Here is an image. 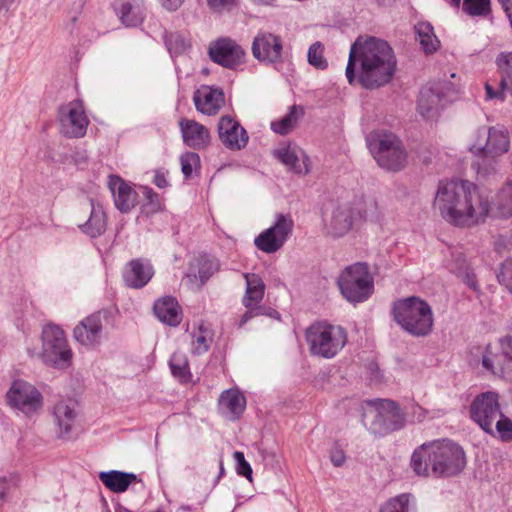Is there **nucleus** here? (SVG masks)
Returning <instances> with one entry per match:
<instances>
[{"mask_svg": "<svg viewBox=\"0 0 512 512\" xmlns=\"http://www.w3.org/2000/svg\"><path fill=\"white\" fill-rule=\"evenodd\" d=\"M396 322L409 334L427 336L433 328L434 319L430 305L418 298L409 297L399 301L393 309Z\"/></svg>", "mask_w": 512, "mask_h": 512, "instance_id": "nucleus-4", "label": "nucleus"}, {"mask_svg": "<svg viewBox=\"0 0 512 512\" xmlns=\"http://www.w3.org/2000/svg\"><path fill=\"white\" fill-rule=\"evenodd\" d=\"M196 109L202 114L215 115L225 102L224 93L219 88L203 85L194 93Z\"/></svg>", "mask_w": 512, "mask_h": 512, "instance_id": "nucleus-24", "label": "nucleus"}, {"mask_svg": "<svg viewBox=\"0 0 512 512\" xmlns=\"http://www.w3.org/2000/svg\"><path fill=\"white\" fill-rule=\"evenodd\" d=\"M5 400L7 405L19 410L26 416H32L43 406L41 392L31 383L18 379L14 380L6 392Z\"/></svg>", "mask_w": 512, "mask_h": 512, "instance_id": "nucleus-12", "label": "nucleus"}, {"mask_svg": "<svg viewBox=\"0 0 512 512\" xmlns=\"http://www.w3.org/2000/svg\"><path fill=\"white\" fill-rule=\"evenodd\" d=\"M107 313L98 311L82 319L73 329L74 339L82 346L94 349L104 337V322Z\"/></svg>", "mask_w": 512, "mask_h": 512, "instance_id": "nucleus-17", "label": "nucleus"}, {"mask_svg": "<svg viewBox=\"0 0 512 512\" xmlns=\"http://www.w3.org/2000/svg\"><path fill=\"white\" fill-rule=\"evenodd\" d=\"M117 15L127 27H135L143 22L146 8L143 0H120L116 6Z\"/></svg>", "mask_w": 512, "mask_h": 512, "instance_id": "nucleus-27", "label": "nucleus"}, {"mask_svg": "<svg viewBox=\"0 0 512 512\" xmlns=\"http://www.w3.org/2000/svg\"><path fill=\"white\" fill-rule=\"evenodd\" d=\"M264 315H267L271 318H275V319H280V314L278 311H276L275 309H272V308H268L266 307V313Z\"/></svg>", "mask_w": 512, "mask_h": 512, "instance_id": "nucleus-61", "label": "nucleus"}, {"mask_svg": "<svg viewBox=\"0 0 512 512\" xmlns=\"http://www.w3.org/2000/svg\"><path fill=\"white\" fill-rule=\"evenodd\" d=\"M179 128L185 145L194 149L202 150L209 146L211 135L209 129L203 124L182 118L179 121Z\"/></svg>", "mask_w": 512, "mask_h": 512, "instance_id": "nucleus-22", "label": "nucleus"}, {"mask_svg": "<svg viewBox=\"0 0 512 512\" xmlns=\"http://www.w3.org/2000/svg\"><path fill=\"white\" fill-rule=\"evenodd\" d=\"M5 497H6L5 482L0 481V501L3 502L5 500Z\"/></svg>", "mask_w": 512, "mask_h": 512, "instance_id": "nucleus-62", "label": "nucleus"}, {"mask_svg": "<svg viewBox=\"0 0 512 512\" xmlns=\"http://www.w3.org/2000/svg\"><path fill=\"white\" fill-rule=\"evenodd\" d=\"M212 342L211 330L201 323L192 332V350L196 354H203L208 351Z\"/></svg>", "mask_w": 512, "mask_h": 512, "instance_id": "nucleus-37", "label": "nucleus"}, {"mask_svg": "<svg viewBox=\"0 0 512 512\" xmlns=\"http://www.w3.org/2000/svg\"><path fill=\"white\" fill-rule=\"evenodd\" d=\"M330 460L336 467H340L344 464L346 456L344 451L338 445H334L330 450Z\"/></svg>", "mask_w": 512, "mask_h": 512, "instance_id": "nucleus-52", "label": "nucleus"}, {"mask_svg": "<svg viewBox=\"0 0 512 512\" xmlns=\"http://www.w3.org/2000/svg\"><path fill=\"white\" fill-rule=\"evenodd\" d=\"M300 113L296 106H292L290 111L280 120L271 122V129L280 135H286L295 127Z\"/></svg>", "mask_w": 512, "mask_h": 512, "instance_id": "nucleus-40", "label": "nucleus"}, {"mask_svg": "<svg viewBox=\"0 0 512 512\" xmlns=\"http://www.w3.org/2000/svg\"><path fill=\"white\" fill-rule=\"evenodd\" d=\"M234 459L236 461V471L239 475L252 479V468L245 460L244 453L240 451L234 452Z\"/></svg>", "mask_w": 512, "mask_h": 512, "instance_id": "nucleus-48", "label": "nucleus"}, {"mask_svg": "<svg viewBox=\"0 0 512 512\" xmlns=\"http://www.w3.org/2000/svg\"><path fill=\"white\" fill-rule=\"evenodd\" d=\"M181 171L186 179L190 178L194 167L200 164V157L195 152H186L180 157Z\"/></svg>", "mask_w": 512, "mask_h": 512, "instance_id": "nucleus-46", "label": "nucleus"}, {"mask_svg": "<svg viewBox=\"0 0 512 512\" xmlns=\"http://www.w3.org/2000/svg\"><path fill=\"white\" fill-rule=\"evenodd\" d=\"M246 408V399L237 389L223 391L219 398V409L229 415L230 419L236 420Z\"/></svg>", "mask_w": 512, "mask_h": 512, "instance_id": "nucleus-31", "label": "nucleus"}, {"mask_svg": "<svg viewBox=\"0 0 512 512\" xmlns=\"http://www.w3.org/2000/svg\"><path fill=\"white\" fill-rule=\"evenodd\" d=\"M169 367L172 375L182 383H189L192 380L188 358L185 353L176 351L169 360Z\"/></svg>", "mask_w": 512, "mask_h": 512, "instance_id": "nucleus-35", "label": "nucleus"}, {"mask_svg": "<svg viewBox=\"0 0 512 512\" xmlns=\"http://www.w3.org/2000/svg\"><path fill=\"white\" fill-rule=\"evenodd\" d=\"M419 40L426 53L435 52L440 44L439 40L434 34H430L429 37H419Z\"/></svg>", "mask_w": 512, "mask_h": 512, "instance_id": "nucleus-50", "label": "nucleus"}, {"mask_svg": "<svg viewBox=\"0 0 512 512\" xmlns=\"http://www.w3.org/2000/svg\"><path fill=\"white\" fill-rule=\"evenodd\" d=\"M108 186L113 195L115 206L120 212L128 213L138 203L137 192L121 177L109 176Z\"/></svg>", "mask_w": 512, "mask_h": 512, "instance_id": "nucleus-23", "label": "nucleus"}, {"mask_svg": "<svg viewBox=\"0 0 512 512\" xmlns=\"http://www.w3.org/2000/svg\"><path fill=\"white\" fill-rule=\"evenodd\" d=\"M41 357L45 364L64 370L72 363L73 352L68 344L65 332L57 325L43 327Z\"/></svg>", "mask_w": 512, "mask_h": 512, "instance_id": "nucleus-8", "label": "nucleus"}, {"mask_svg": "<svg viewBox=\"0 0 512 512\" xmlns=\"http://www.w3.org/2000/svg\"><path fill=\"white\" fill-rule=\"evenodd\" d=\"M85 1L86 0H79L77 3H75L74 5H76V13L75 15L72 17V20L73 21H76L77 19V15L81 12L82 8L84 7L85 5Z\"/></svg>", "mask_w": 512, "mask_h": 512, "instance_id": "nucleus-60", "label": "nucleus"}, {"mask_svg": "<svg viewBox=\"0 0 512 512\" xmlns=\"http://www.w3.org/2000/svg\"><path fill=\"white\" fill-rule=\"evenodd\" d=\"M99 479L110 491L114 493H122L137 480V475L134 473L111 470L107 472H100Z\"/></svg>", "mask_w": 512, "mask_h": 512, "instance_id": "nucleus-33", "label": "nucleus"}, {"mask_svg": "<svg viewBox=\"0 0 512 512\" xmlns=\"http://www.w3.org/2000/svg\"><path fill=\"white\" fill-rule=\"evenodd\" d=\"M274 155L279 159L288 169L297 174H307L310 171L309 158L305 152L290 145L283 146L275 150Z\"/></svg>", "mask_w": 512, "mask_h": 512, "instance_id": "nucleus-26", "label": "nucleus"}, {"mask_svg": "<svg viewBox=\"0 0 512 512\" xmlns=\"http://www.w3.org/2000/svg\"><path fill=\"white\" fill-rule=\"evenodd\" d=\"M306 340L311 354L331 359L345 346L347 334L340 326L320 322L307 329Z\"/></svg>", "mask_w": 512, "mask_h": 512, "instance_id": "nucleus-7", "label": "nucleus"}, {"mask_svg": "<svg viewBox=\"0 0 512 512\" xmlns=\"http://www.w3.org/2000/svg\"><path fill=\"white\" fill-rule=\"evenodd\" d=\"M211 60L225 68L235 69L243 63L244 49L230 38H220L209 47Z\"/></svg>", "mask_w": 512, "mask_h": 512, "instance_id": "nucleus-19", "label": "nucleus"}, {"mask_svg": "<svg viewBox=\"0 0 512 512\" xmlns=\"http://www.w3.org/2000/svg\"><path fill=\"white\" fill-rule=\"evenodd\" d=\"M416 33L418 37H429L430 34L433 33V27L430 23L420 22L415 26Z\"/></svg>", "mask_w": 512, "mask_h": 512, "instance_id": "nucleus-53", "label": "nucleus"}, {"mask_svg": "<svg viewBox=\"0 0 512 512\" xmlns=\"http://www.w3.org/2000/svg\"><path fill=\"white\" fill-rule=\"evenodd\" d=\"M465 283L472 289H476V281L474 280V276L466 273L465 275Z\"/></svg>", "mask_w": 512, "mask_h": 512, "instance_id": "nucleus-59", "label": "nucleus"}, {"mask_svg": "<svg viewBox=\"0 0 512 512\" xmlns=\"http://www.w3.org/2000/svg\"><path fill=\"white\" fill-rule=\"evenodd\" d=\"M246 290L242 299L245 307L261 306L265 293V284L260 276L255 273H245Z\"/></svg>", "mask_w": 512, "mask_h": 512, "instance_id": "nucleus-34", "label": "nucleus"}, {"mask_svg": "<svg viewBox=\"0 0 512 512\" xmlns=\"http://www.w3.org/2000/svg\"><path fill=\"white\" fill-rule=\"evenodd\" d=\"M470 418L490 435H494V422L501 415L499 394L487 391L477 395L470 405Z\"/></svg>", "mask_w": 512, "mask_h": 512, "instance_id": "nucleus-14", "label": "nucleus"}, {"mask_svg": "<svg viewBox=\"0 0 512 512\" xmlns=\"http://www.w3.org/2000/svg\"><path fill=\"white\" fill-rule=\"evenodd\" d=\"M219 468H220V473H219V477H221L224 473V467H223V462L220 461L219 462Z\"/></svg>", "mask_w": 512, "mask_h": 512, "instance_id": "nucleus-64", "label": "nucleus"}, {"mask_svg": "<svg viewBox=\"0 0 512 512\" xmlns=\"http://www.w3.org/2000/svg\"><path fill=\"white\" fill-rule=\"evenodd\" d=\"M14 0H0V11L4 8H8Z\"/></svg>", "mask_w": 512, "mask_h": 512, "instance_id": "nucleus-63", "label": "nucleus"}, {"mask_svg": "<svg viewBox=\"0 0 512 512\" xmlns=\"http://www.w3.org/2000/svg\"><path fill=\"white\" fill-rule=\"evenodd\" d=\"M360 63L359 83L367 89H374L389 83L395 73L397 60L393 49L385 40L368 37L357 38L352 44L346 67L350 84L356 79L355 65Z\"/></svg>", "mask_w": 512, "mask_h": 512, "instance_id": "nucleus-2", "label": "nucleus"}, {"mask_svg": "<svg viewBox=\"0 0 512 512\" xmlns=\"http://www.w3.org/2000/svg\"><path fill=\"white\" fill-rule=\"evenodd\" d=\"M189 265L187 276L199 278L202 282L206 281L215 269L214 262L210 258H193Z\"/></svg>", "mask_w": 512, "mask_h": 512, "instance_id": "nucleus-38", "label": "nucleus"}, {"mask_svg": "<svg viewBox=\"0 0 512 512\" xmlns=\"http://www.w3.org/2000/svg\"><path fill=\"white\" fill-rule=\"evenodd\" d=\"M293 227L294 221L289 214H277L274 225L261 232L255 238L254 244L264 253H275L285 244Z\"/></svg>", "mask_w": 512, "mask_h": 512, "instance_id": "nucleus-15", "label": "nucleus"}, {"mask_svg": "<svg viewBox=\"0 0 512 512\" xmlns=\"http://www.w3.org/2000/svg\"><path fill=\"white\" fill-rule=\"evenodd\" d=\"M356 217H364L359 210L354 211L350 206L344 205L338 207L331 220V233L334 236H342L348 232Z\"/></svg>", "mask_w": 512, "mask_h": 512, "instance_id": "nucleus-32", "label": "nucleus"}, {"mask_svg": "<svg viewBox=\"0 0 512 512\" xmlns=\"http://www.w3.org/2000/svg\"><path fill=\"white\" fill-rule=\"evenodd\" d=\"M480 362L485 372L512 382V337L506 336L486 345Z\"/></svg>", "mask_w": 512, "mask_h": 512, "instance_id": "nucleus-10", "label": "nucleus"}, {"mask_svg": "<svg viewBox=\"0 0 512 512\" xmlns=\"http://www.w3.org/2000/svg\"><path fill=\"white\" fill-rule=\"evenodd\" d=\"M495 250L497 253L501 254L505 252V248L507 246L506 239L503 237H499L495 240Z\"/></svg>", "mask_w": 512, "mask_h": 512, "instance_id": "nucleus-57", "label": "nucleus"}, {"mask_svg": "<svg viewBox=\"0 0 512 512\" xmlns=\"http://www.w3.org/2000/svg\"><path fill=\"white\" fill-rule=\"evenodd\" d=\"M156 317L169 326H177L182 320L181 307L177 300L171 296H165L154 303Z\"/></svg>", "mask_w": 512, "mask_h": 512, "instance_id": "nucleus-29", "label": "nucleus"}, {"mask_svg": "<svg viewBox=\"0 0 512 512\" xmlns=\"http://www.w3.org/2000/svg\"><path fill=\"white\" fill-rule=\"evenodd\" d=\"M497 278L512 293V258H506L500 266Z\"/></svg>", "mask_w": 512, "mask_h": 512, "instance_id": "nucleus-47", "label": "nucleus"}, {"mask_svg": "<svg viewBox=\"0 0 512 512\" xmlns=\"http://www.w3.org/2000/svg\"><path fill=\"white\" fill-rule=\"evenodd\" d=\"M218 136L221 143L228 149H243L248 142L246 130L231 116H222L218 122Z\"/></svg>", "mask_w": 512, "mask_h": 512, "instance_id": "nucleus-20", "label": "nucleus"}, {"mask_svg": "<svg viewBox=\"0 0 512 512\" xmlns=\"http://www.w3.org/2000/svg\"><path fill=\"white\" fill-rule=\"evenodd\" d=\"M463 10L471 16H486L490 13V0H464Z\"/></svg>", "mask_w": 512, "mask_h": 512, "instance_id": "nucleus-44", "label": "nucleus"}, {"mask_svg": "<svg viewBox=\"0 0 512 512\" xmlns=\"http://www.w3.org/2000/svg\"><path fill=\"white\" fill-rule=\"evenodd\" d=\"M343 297L350 303H361L374 292V279L368 265L363 262L346 267L337 279Z\"/></svg>", "mask_w": 512, "mask_h": 512, "instance_id": "nucleus-6", "label": "nucleus"}, {"mask_svg": "<svg viewBox=\"0 0 512 512\" xmlns=\"http://www.w3.org/2000/svg\"><path fill=\"white\" fill-rule=\"evenodd\" d=\"M485 90H486V98L487 99L499 98L501 101H504V99H505L504 91L505 90H502L501 87H500V90L496 91L493 89V87L489 83H486Z\"/></svg>", "mask_w": 512, "mask_h": 512, "instance_id": "nucleus-54", "label": "nucleus"}, {"mask_svg": "<svg viewBox=\"0 0 512 512\" xmlns=\"http://www.w3.org/2000/svg\"><path fill=\"white\" fill-rule=\"evenodd\" d=\"M498 435V437L504 442L512 441V420L505 416L503 412L501 415L497 417L494 422V435Z\"/></svg>", "mask_w": 512, "mask_h": 512, "instance_id": "nucleus-43", "label": "nucleus"}, {"mask_svg": "<svg viewBox=\"0 0 512 512\" xmlns=\"http://www.w3.org/2000/svg\"><path fill=\"white\" fill-rule=\"evenodd\" d=\"M496 65L501 77L500 87L512 96V52L499 54L496 58Z\"/></svg>", "mask_w": 512, "mask_h": 512, "instance_id": "nucleus-36", "label": "nucleus"}, {"mask_svg": "<svg viewBox=\"0 0 512 512\" xmlns=\"http://www.w3.org/2000/svg\"><path fill=\"white\" fill-rule=\"evenodd\" d=\"M165 45L169 53L173 55H180L184 53L189 47V39L182 32H170L164 36Z\"/></svg>", "mask_w": 512, "mask_h": 512, "instance_id": "nucleus-39", "label": "nucleus"}, {"mask_svg": "<svg viewBox=\"0 0 512 512\" xmlns=\"http://www.w3.org/2000/svg\"><path fill=\"white\" fill-rule=\"evenodd\" d=\"M434 208L449 224L470 228L486 221L491 204L488 196L473 182L452 179L439 183Z\"/></svg>", "mask_w": 512, "mask_h": 512, "instance_id": "nucleus-1", "label": "nucleus"}, {"mask_svg": "<svg viewBox=\"0 0 512 512\" xmlns=\"http://www.w3.org/2000/svg\"><path fill=\"white\" fill-rule=\"evenodd\" d=\"M57 119L60 133L66 138H82L86 135L89 119L80 100H73L58 108Z\"/></svg>", "mask_w": 512, "mask_h": 512, "instance_id": "nucleus-13", "label": "nucleus"}, {"mask_svg": "<svg viewBox=\"0 0 512 512\" xmlns=\"http://www.w3.org/2000/svg\"><path fill=\"white\" fill-rule=\"evenodd\" d=\"M458 89L448 81H438L425 85L419 93L417 101L418 113L426 118H435L445 105L454 99Z\"/></svg>", "mask_w": 512, "mask_h": 512, "instance_id": "nucleus-11", "label": "nucleus"}, {"mask_svg": "<svg viewBox=\"0 0 512 512\" xmlns=\"http://www.w3.org/2000/svg\"><path fill=\"white\" fill-rule=\"evenodd\" d=\"M183 2L184 0H160L161 6L169 12L178 10Z\"/></svg>", "mask_w": 512, "mask_h": 512, "instance_id": "nucleus-55", "label": "nucleus"}, {"mask_svg": "<svg viewBox=\"0 0 512 512\" xmlns=\"http://www.w3.org/2000/svg\"><path fill=\"white\" fill-rule=\"evenodd\" d=\"M365 415L373 417L370 429L376 433L394 431L403 425L402 413L397 404L392 400L384 399L371 402Z\"/></svg>", "mask_w": 512, "mask_h": 512, "instance_id": "nucleus-16", "label": "nucleus"}, {"mask_svg": "<svg viewBox=\"0 0 512 512\" xmlns=\"http://www.w3.org/2000/svg\"><path fill=\"white\" fill-rule=\"evenodd\" d=\"M308 62L317 69H326L328 63L323 56V46L320 42H316L309 47Z\"/></svg>", "mask_w": 512, "mask_h": 512, "instance_id": "nucleus-45", "label": "nucleus"}, {"mask_svg": "<svg viewBox=\"0 0 512 512\" xmlns=\"http://www.w3.org/2000/svg\"><path fill=\"white\" fill-rule=\"evenodd\" d=\"M89 201V218L85 223L79 225V229L91 238H96L106 231L107 217L103 206L99 202H96L92 198Z\"/></svg>", "mask_w": 512, "mask_h": 512, "instance_id": "nucleus-28", "label": "nucleus"}, {"mask_svg": "<svg viewBox=\"0 0 512 512\" xmlns=\"http://www.w3.org/2000/svg\"><path fill=\"white\" fill-rule=\"evenodd\" d=\"M466 465L465 453L452 440L426 442L414 450L410 467L420 477H451L459 474Z\"/></svg>", "mask_w": 512, "mask_h": 512, "instance_id": "nucleus-3", "label": "nucleus"}, {"mask_svg": "<svg viewBox=\"0 0 512 512\" xmlns=\"http://www.w3.org/2000/svg\"><path fill=\"white\" fill-rule=\"evenodd\" d=\"M369 149L379 166L392 171L404 168L407 153L394 134H376L368 139Z\"/></svg>", "mask_w": 512, "mask_h": 512, "instance_id": "nucleus-9", "label": "nucleus"}, {"mask_svg": "<svg viewBox=\"0 0 512 512\" xmlns=\"http://www.w3.org/2000/svg\"><path fill=\"white\" fill-rule=\"evenodd\" d=\"M146 203L142 206V210L146 214H154L162 210L163 203L158 193L154 192L152 188L143 186L141 187Z\"/></svg>", "mask_w": 512, "mask_h": 512, "instance_id": "nucleus-42", "label": "nucleus"}, {"mask_svg": "<svg viewBox=\"0 0 512 512\" xmlns=\"http://www.w3.org/2000/svg\"><path fill=\"white\" fill-rule=\"evenodd\" d=\"M412 495L403 493L385 502L379 512H409Z\"/></svg>", "mask_w": 512, "mask_h": 512, "instance_id": "nucleus-41", "label": "nucleus"}, {"mask_svg": "<svg viewBox=\"0 0 512 512\" xmlns=\"http://www.w3.org/2000/svg\"><path fill=\"white\" fill-rule=\"evenodd\" d=\"M251 51L253 57L261 63L266 65L281 63L282 38L268 31H259L253 39Z\"/></svg>", "mask_w": 512, "mask_h": 512, "instance_id": "nucleus-18", "label": "nucleus"}, {"mask_svg": "<svg viewBox=\"0 0 512 512\" xmlns=\"http://www.w3.org/2000/svg\"><path fill=\"white\" fill-rule=\"evenodd\" d=\"M467 147L475 156L495 159L509 151V131L503 125L478 126L470 132Z\"/></svg>", "mask_w": 512, "mask_h": 512, "instance_id": "nucleus-5", "label": "nucleus"}, {"mask_svg": "<svg viewBox=\"0 0 512 512\" xmlns=\"http://www.w3.org/2000/svg\"><path fill=\"white\" fill-rule=\"evenodd\" d=\"M490 214L495 218L508 219L512 217V180L506 181L494 196Z\"/></svg>", "mask_w": 512, "mask_h": 512, "instance_id": "nucleus-30", "label": "nucleus"}, {"mask_svg": "<svg viewBox=\"0 0 512 512\" xmlns=\"http://www.w3.org/2000/svg\"><path fill=\"white\" fill-rule=\"evenodd\" d=\"M246 308H247V311L243 314L242 319L239 323L240 327H242L245 323H247L253 317L266 313L265 306H254V307H246Z\"/></svg>", "mask_w": 512, "mask_h": 512, "instance_id": "nucleus-51", "label": "nucleus"}, {"mask_svg": "<svg viewBox=\"0 0 512 512\" xmlns=\"http://www.w3.org/2000/svg\"><path fill=\"white\" fill-rule=\"evenodd\" d=\"M208 7L214 12L222 13L231 11L236 5L238 0H206Z\"/></svg>", "mask_w": 512, "mask_h": 512, "instance_id": "nucleus-49", "label": "nucleus"}, {"mask_svg": "<svg viewBox=\"0 0 512 512\" xmlns=\"http://www.w3.org/2000/svg\"><path fill=\"white\" fill-rule=\"evenodd\" d=\"M53 417L58 427V437L69 439L77 417L75 403L72 400L59 401L53 408Z\"/></svg>", "mask_w": 512, "mask_h": 512, "instance_id": "nucleus-25", "label": "nucleus"}, {"mask_svg": "<svg viewBox=\"0 0 512 512\" xmlns=\"http://www.w3.org/2000/svg\"><path fill=\"white\" fill-rule=\"evenodd\" d=\"M154 275L151 263L143 258L130 260L123 268L122 277L127 287L140 289L146 286Z\"/></svg>", "mask_w": 512, "mask_h": 512, "instance_id": "nucleus-21", "label": "nucleus"}, {"mask_svg": "<svg viewBox=\"0 0 512 512\" xmlns=\"http://www.w3.org/2000/svg\"><path fill=\"white\" fill-rule=\"evenodd\" d=\"M506 16H511L512 13V0H498Z\"/></svg>", "mask_w": 512, "mask_h": 512, "instance_id": "nucleus-58", "label": "nucleus"}, {"mask_svg": "<svg viewBox=\"0 0 512 512\" xmlns=\"http://www.w3.org/2000/svg\"><path fill=\"white\" fill-rule=\"evenodd\" d=\"M153 183L158 187V188H165L168 186V181L166 179V176L163 172L161 171H157L155 176H154V181Z\"/></svg>", "mask_w": 512, "mask_h": 512, "instance_id": "nucleus-56", "label": "nucleus"}]
</instances>
